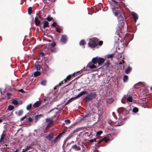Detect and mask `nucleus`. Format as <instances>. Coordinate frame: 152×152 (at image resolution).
Masks as SVG:
<instances>
[{"label":"nucleus","mask_w":152,"mask_h":152,"mask_svg":"<svg viewBox=\"0 0 152 152\" xmlns=\"http://www.w3.org/2000/svg\"><path fill=\"white\" fill-rule=\"evenodd\" d=\"M98 40V39L96 38L90 39L88 43V46L92 48L96 47L97 45V42Z\"/></svg>","instance_id":"1"},{"label":"nucleus","mask_w":152,"mask_h":152,"mask_svg":"<svg viewBox=\"0 0 152 152\" xmlns=\"http://www.w3.org/2000/svg\"><path fill=\"white\" fill-rule=\"evenodd\" d=\"M96 94L95 92H91L86 96L84 100L86 102H88L96 98Z\"/></svg>","instance_id":"2"},{"label":"nucleus","mask_w":152,"mask_h":152,"mask_svg":"<svg viewBox=\"0 0 152 152\" xmlns=\"http://www.w3.org/2000/svg\"><path fill=\"white\" fill-rule=\"evenodd\" d=\"M113 14L117 17H118L122 14H123V11L121 9H117L115 7L112 8Z\"/></svg>","instance_id":"3"},{"label":"nucleus","mask_w":152,"mask_h":152,"mask_svg":"<svg viewBox=\"0 0 152 152\" xmlns=\"http://www.w3.org/2000/svg\"><path fill=\"white\" fill-rule=\"evenodd\" d=\"M46 122H49V123L45 127V129L44 130V132L45 133L47 132V130L51 126V125L53 124V121L51 120L50 118H47L46 119Z\"/></svg>","instance_id":"4"},{"label":"nucleus","mask_w":152,"mask_h":152,"mask_svg":"<svg viewBox=\"0 0 152 152\" xmlns=\"http://www.w3.org/2000/svg\"><path fill=\"white\" fill-rule=\"evenodd\" d=\"M117 111L119 113L125 115L129 114V111L123 107H120L118 109Z\"/></svg>","instance_id":"5"},{"label":"nucleus","mask_w":152,"mask_h":152,"mask_svg":"<svg viewBox=\"0 0 152 152\" xmlns=\"http://www.w3.org/2000/svg\"><path fill=\"white\" fill-rule=\"evenodd\" d=\"M105 61V59L102 58H98V63L99 66L102 65Z\"/></svg>","instance_id":"6"},{"label":"nucleus","mask_w":152,"mask_h":152,"mask_svg":"<svg viewBox=\"0 0 152 152\" xmlns=\"http://www.w3.org/2000/svg\"><path fill=\"white\" fill-rule=\"evenodd\" d=\"M67 40V37L65 35H63L61 36V42L64 44H65Z\"/></svg>","instance_id":"7"},{"label":"nucleus","mask_w":152,"mask_h":152,"mask_svg":"<svg viewBox=\"0 0 152 152\" xmlns=\"http://www.w3.org/2000/svg\"><path fill=\"white\" fill-rule=\"evenodd\" d=\"M49 69V67L46 64L44 65V72L43 73L45 74H47L48 71Z\"/></svg>","instance_id":"8"},{"label":"nucleus","mask_w":152,"mask_h":152,"mask_svg":"<svg viewBox=\"0 0 152 152\" xmlns=\"http://www.w3.org/2000/svg\"><path fill=\"white\" fill-rule=\"evenodd\" d=\"M129 94H127L126 95L127 98H126V100L127 102H132L133 101V98L131 96H130Z\"/></svg>","instance_id":"9"},{"label":"nucleus","mask_w":152,"mask_h":152,"mask_svg":"<svg viewBox=\"0 0 152 152\" xmlns=\"http://www.w3.org/2000/svg\"><path fill=\"white\" fill-rule=\"evenodd\" d=\"M88 94V92L85 91H83L81 92L77 96L75 97H74L75 99L77 98L80 97L83 95L84 94Z\"/></svg>","instance_id":"10"},{"label":"nucleus","mask_w":152,"mask_h":152,"mask_svg":"<svg viewBox=\"0 0 152 152\" xmlns=\"http://www.w3.org/2000/svg\"><path fill=\"white\" fill-rule=\"evenodd\" d=\"M41 104V102L37 101L35 102L33 105V106L34 108H37Z\"/></svg>","instance_id":"11"},{"label":"nucleus","mask_w":152,"mask_h":152,"mask_svg":"<svg viewBox=\"0 0 152 152\" xmlns=\"http://www.w3.org/2000/svg\"><path fill=\"white\" fill-rule=\"evenodd\" d=\"M34 22L35 25L37 26H38L41 23L40 20H38V17H36L35 18Z\"/></svg>","instance_id":"12"},{"label":"nucleus","mask_w":152,"mask_h":152,"mask_svg":"<svg viewBox=\"0 0 152 152\" xmlns=\"http://www.w3.org/2000/svg\"><path fill=\"white\" fill-rule=\"evenodd\" d=\"M72 148L73 149L76 151H80L81 149L80 147L77 146L76 145H74L72 146Z\"/></svg>","instance_id":"13"},{"label":"nucleus","mask_w":152,"mask_h":152,"mask_svg":"<svg viewBox=\"0 0 152 152\" xmlns=\"http://www.w3.org/2000/svg\"><path fill=\"white\" fill-rule=\"evenodd\" d=\"M132 15L133 17L134 20L135 22H136L138 19V16L137 15L136 13L134 12H132Z\"/></svg>","instance_id":"14"},{"label":"nucleus","mask_w":152,"mask_h":152,"mask_svg":"<svg viewBox=\"0 0 152 152\" xmlns=\"http://www.w3.org/2000/svg\"><path fill=\"white\" fill-rule=\"evenodd\" d=\"M43 117V114H41L36 115L34 117L36 122L39 119Z\"/></svg>","instance_id":"15"},{"label":"nucleus","mask_w":152,"mask_h":152,"mask_svg":"<svg viewBox=\"0 0 152 152\" xmlns=\"http://www.w3.org/2000/svg\"><path fill=\"white\" fill-rule=\"evenodd\" d=\"M53 133H50L48 135L45 137L46 139H47L48 140H51L53 137Z\"/></svg>","instance_id":"16"},{"label":"nucleus","mask_w":152,"mask_h":152,"mask_svg":"<svg viewBox=\"0 0 152 152\" xmlns=\"http://www.w3.org/2000/svg\"><path fill=\"white\" fill-rule=\"evenodd\" d=\"M98 57H94L92 59L91 61L94 64H96L98 63Z\"/></svg>","instance_id":"17"},{"label":"nucleus","mask_w":152,"mask_h":152,"mask_svg":"<svg viewBox=\"0 0 152 152\" xmlns=\"http://www.w3.org/2000/svg\"><path fill=\"white\" fill-rule=\"evenodd\" d=\"M49 23L48 21H44L43 23V28H46L49 27Z\"/></svg>","instance_id":"18"},{"label":"nucleus","mask_w":152,"mask_h":152,"mask_svg":"<svg viewBox=\"0 0 152 152\" xmlns=\"http://www.w3.org/2000/svg\"><path fill=\"white\" fill-rule=\"evenodd\" d=\"M40 66L39 64L36 65L34 67V69L37 71H39L40 70Z\"/></svg>","instance_id":"19"},{"label":"nucleus","mask_w":152,"mask_h":152,"mask_svg":"<svg viewBox=\"0 0 152 152\" xmlns=\"http://www.w3.org/2000/svg\"><path fill=\"white\" fill-rule=\"evenodd\" d=\"M41 75V73L39 71H37L36 72H35L34 73V77H36L40 75Z\"/></svg>","instance_id":"20"},{"label":"nucleus","mask_w":152,"mask_h":152,"mask_svg":"<svg viewBox=\"0 0 152 152\" xmlns=\"http://www.w3.org/2000/svg\"><path fill=\"white\" fill-rule=\"evenodd\" d=\"M113 101V100L112 98H109L106 100V102L107 104H110Z\"/></svg>","instance_id":"21"},{"label":"nucleus","mask_w":152,"mask_h":152,"mask_svg":"<svg viewBox=\"0 0 152 152\" xmlns=\"http://www.w3.org/2000/svg\"><path fill=\"white\" fill-rule=\"evenodd\" d=\"M6 137V135L5 134H2L1 135V137L0 139V143H1L3 141Z\"/></svg>","instance_id":"22"},{"label":"nucleus","mask_w":152,"mask_h":152,"mask_svg":"<svg viewBox=\"0 0 152 152\" xmlns=\"http://www.w3.org/2000/svg\"><path fill=\"white\" fill-rule=\"evenodd\" d=\"M131 69L129 66H128L127 68L126 69L125 71V73L126 74H129L130 71H131Z\"/></svg>","instance_id":"23"},{"label":"nucleus","mask_w":152,"mask_h":152,"mask_svg":"<svg viewBox=\"0 0 152 152\" xmlns=\"http://www.w3.org/2000/svg\"><path fill=\"white\" fill-rule=\"evenodd\" d=\"M50 49L52 53H55L57 51V49L54 47L50 48Z\"/></svg>","instance_id":"24"},{"label":"nucleus","mask_w":152,"mask_h":152,"mask_svg":"<svg viewBox=\"0 0 152 152\" xmlns=\"http://www.w3.org/2000/svg\"><path fill=\"white\" fill-rule=\"evenodd\" d=\"M118 22L119 23V24L121 26H122L124 24L125 20H121L118 21Z\"/></svg>","instance_id":"25"},{"label":"nucleus","mask_w":152,"mask_h":152,"mask_svg":"<svg viewBox=\"0 0 152 152\" xmlns=\"http://www.w3.org/2000/svg\"><path fill=\"white\" fill-rule=\"evenodd\" d=\"M12 103L15 105H18L19 104V102L18 101L15 99H12Z\"/></svg>","instance_id":"26"},{"label":"nucleus","mask_w":152,"mask_h":152,"mask_svg":"<svg viewBox=\"0 0 152 152\" xmlns=\"http://www.w3.org/2000/svg\"><path fill=\"white\" fill-rule=\"evenodd\" d=\"M118 21L124 20V18L123 17L122 14L121 15L118 17Z\"/></svg>","instance_id":"27"},{"label":"nucleus","mask_w":152,"mask_h":152,"mask_svg":"<svg viewBox=\"0 0 152 152\" xmlns=\"http://www.w3.org/2000/svg\"><path fill=\"white\" fill-rule=\"evenodd\" d=\"M28 13L29 15H31L32 13V9L31 7H29L28 9Z\"/></svg>","instance_id":"28"},{"label":"nucleus","mask_w":152,"mask_h":152,"mask_svg":"<svg viewBox=\"0 0 152 152\" xmlns=\"http://www.w3.org/2000/svg\"><path fill=\"white\" fill-rule=\"evenodd\" d=\"M56 31L58 32V33H61V31L60 30V29H61L60 26H57L56 27Z\"/></svg>","instance_id":"29"},{"label":"nucleus","mask_w":152,"mask_h":152,"mask_svg":"<svg viewBox=\"0 0 152 152\" xmlns=\"http://www.w3.org/2000/svg\"><path fill=\"white\" fill-rule=\"evenodd\" d=\"M72 76V75H70L66 77V79H65L64 80L65 81V82H66L67 80H69Z\"/></svg>","instance_id":"30"},{"label":"nucleus","mask_w":152,"mask_h":152,"mask_svg":"<svg viewBox=\"0 0 152 152\" xmlns=\"http://www.w3.org/2000/svg\"><path fill=\"white\" fill-rule=\"evenodd\" d=\"M110 65V61L109 60H107L106 62L105 63V65L107 67H109Z\"/></svg>","instance_id":"31"},{"label":"nucleus","mask_w":152,"mask_h":152,"mask_svg":"<svg viewBox=\"0 0 152 152\" xmlns=\"http://www.w3.org/2000/svg\"><path fill=\"white\" fill-rule=\"evenodd\" d=\"M128 79V76L126 75H125L123 78V80L124 82H126Z\"/></svg>","instance_id":"32"},{"label":"nucleus","mask_w":152,"mask_h":152,"mask_svg":"<svg viewBox=\"0 0 152 152\" xmlns=\"http://www.w3.org/2000/svg\"><path fill=\"white\" fill-rule=\"evenodd\" d=\"M132 111L134 113H136L138 111V109L136 107H135L132 109Z\"/></svg>","instance_id":"33"},{"label":"nucleus","mask_w":152,"mask_h":152,"mask_svg":"<svg viewBox=\"0 0 152 152\" xmlns=\"http://www.w3.org/2000/svg\"><path fill=\"white\" fill-rule=\"evenodd\" d=\"M41 84L43 86H45L46 83V81L45 80H43L41 81Z\"/></svg>","instance_id":"34"},{"label":"nucleus","mask_w":152,"mask_h":152,"mask_svg":"<svg viewBox=\"0 0 152 152\" xmlns=\"http://www.w3.org/2000/svg\"><path fill=\"white\" fill-rule=\"evenodd\" d=\"M14 107L12 105L9 106L8 107V109L10 110H13L14 109Z\"/></svg>","instance_id":"35"},{"label":"nucleus","mask_w":152,"mask_h":152,"mask_svg":"<svg viewBox=\"0 0 152 152\" xmlns=\"http://www.w3.org/2000/svg\"><path fill=\"white\" fill-rule=\"evenodd\" d=\"M86 44V42L84 40H81L80 42V45H84Z\"/></svg>","instance_id":"36"},{"label":"nucleus","mask_w":152,"mask_h":152,"mask_svg":"<svg viewBox=\"0 0 152 152\" xmlns=\"http://www.w3.org/2000/svg\"><path fill=\"white\" fill-rule=\"evenodd\" d=\"M103 141L104 140L106 142H108V141L110 140V139L109 138H107L106 137H104L102 139Z\"/></svg>","instance_id":"37"},{"label":"nucleus","mask_w":152,"mask_h":152,"mask_svg":"<svg viewBox=\"0 0 152 152\" xmlns=\"http://www.w3.org/2000/svg\"><path fill=\"white\" fill-rule=\"evenodd\" d=\"M51 26L53 27H56V26H59V25H58L57 23H56L55 22H54L51 25Z\"/></svg>","instance_id":"38"},{"label":"nucleus","mask_w":152,"mask_h":152,"mask_svg":"<svg viewBox=\"0 0 152 152\" xmlns=\"http://www.w3.org/2000/svg\"><path fill=\"white\" fill-rule=\"evenodd\" d=\"M32 104H30L27 106V107H26V109L28 110H30Z\"/></svg>","instance_id":"39"},{"label":"nucleus","mask_w":152,"mask_h":152,"mask_svg":"<svg viewBox=\"0 0 152 152\" xmlns=\"http://www.w3.org/2000/svg\"><path fill=\"white\" fill-rule=\"evenodd\" d=\"M114 54H109L107 56V58H111L113 57Z\"/></svg>","instance_id":"40"},{"label":"nucleus","mask_w":152,"mask_h":152,"mask_svg":"<svg viewBox=\"0 0 152 152\" xmlns=\"http://www.w3.org/2000/svg\"><path fill=\"white\" fill-rule=\"evenodd\" d=\"M23 113V111L22 110H20L18 112V115L20 116L22 115Z\"/></svg>","instance_id":"41"},{"label":"nucleus","mask_w":152,"mask_h":152,"mask_svg":"<svg viewBox=\"0 0 152 152\" xmlns=\"http://www.w3.org/2000/svg\"><path fill=\"white\" fill-rule=\"evenodd\" d=\"M46 19L48 21L50 22L53 19V18L52 17H50L49 16H48Z\"/></svg>","instance_id":"42"},{"label":"nucleus","mask_w":152,"mask_h":152,"mask_svg":"<svg viewBox=\"0 0 152 152\" xmlns=\"http://www.w3.org/2000/svg\"><path fill=\"white\" fill-rule=\"evenodd\" d=\"M139 83H141V82H139L137 83L134 86V88L136 89H139V87H137V86H138Z\"/></svg>","instance_id":"43"},{"label":"nucleus","mask_w":152,"mask_h":152,"mask_svg":"<svg viewBox=\"0 0 152 152\" xmlns=\"http://www.w3.org/2000/svg\"><path fill=\"white\" fill-rule=\"evenodd\" d=\"M75 99L74 98H72L71 99H69L67 102L66 103V104H67L70 102H71L72 100Z\"/></svg>","instance_id":"44"},{"label":"nucleus","mask_w":152,"mask_h":152,"mask_svg":"<svg viewBox=\"0 0 152 152\" xmlns=\"http://www.w3.org/2000/svg\"><path fill=\"white\" fill-rule=\"evenodd\" d=\"M64 133V132H63L61 133H60L59 135H58L55 138L54 140V141L55 142L56 140L59 137L60 135L61 134H63Z\"/></svg>","instance_id":"45"},{"label":"nucleus","mask_w":152,"mask_h":152,"mask_svg":"<svg viewBox=\"0 0 152 152\" xmlns=\"http://www.w3.org/2000/svg\"><path fill=\"white\" fill-rule=\"evenodd\" d=\"M33 121L32 118L31 117H29L28 118V120H27L26 121H28L29 122H32Z\"/></svg>","instance_id":"46"},{"label":"nucleus","mask_w":152,"mask_h":152,"mask_svg":"<svg viewBox=\"0 0 152 152\" xmlns=\"http://www.w3.org/2000/svg\"><path fill=\"white\" fill-rule=\"evenodd\" d=\"M102 133L103 132L102 131H98L96 132V135H101Z\"/></svg>","instance_id":"47"},{"label":"nucleus","mask_w":152,"mask_h":152,"mask_svg":"<svg viewBox=\"0 0 152 152\" xmlns=\"http://www.w3.org/2000/svg\"><path fill=\"white\" fill-rule=\"evenodd\" d=\"M94 64H93L92 65H91L90 66H89V68L91 69H93L96 68V66H95Z\"/></svg>","instance_id":"48"},{"label":"nucleus","mask_w":152,"mask_h":152,"mask_svg":"<svg viewBox=\"0 0 152 152\" xmlns=\"http://www.w3.org/2000/svg\"><path fill=\"white\" fill-rule=\"evenodd\" d=\"M50 46H52L53 47L56 46V43L54 42H53L52 43L50 44Z\"/></svg>","instance_id":"49"},{"label":"nucleus","mask_w":152,"mask_h":152,"mask_svg":"<svg viewBox=\"0 0 152 152\" xmlns=\"http://www.w3.org/2000/svg\"><path fill=\"white\" fill-rule=\"evenodd\" d=\"M93 64V63L92 61L90 62L88 64L87 66L89 67V66L92 65Z\"/></svg>","instance_id":"50"},{"label":"nucleus","mask_w":152,"mask_h":152,"mask_svg":"<svg viewBox=\"0 0 152 152\" xmlns=\"http://www.w3.org/2000/svg\"><path fill=\"white\" fill-rule=\"evenodd\" d=\"M26 117L27 116L26 115H25V116L22 117L20 119V121H23L26 118Z\"/></svg>","instance_id":"51"},{"label":"nucleus","mask_w":152,"mask_h":152,"mask_svg":"<svg viewBox=\"0 0 152 152\" xmlns=\"http://www.w3.org/2000/svg\"><path fill=\"white\" fill-rule=\"evenodd\" d=\"M103 43V42L102 41H100L98 42V45L99 46H101Z\"/></svg>","instance_id":"52"},{"label":"nucleus","mask_w":152,"mask_h":152,"mask_svg":"<svg viewBox=\"0 0 152 152\" xmlns=\"http://www.w3.org/2000/svg\"><path fill=\"white\" fill-rule=\"evenodd\" d=\"M44 54L45 53H43L42 52H40L39 53V55L41 56L42 57L43 56H44Z\"/></svg>","instance_id":"53"},{"label":"nucleus","mask_w":152,"mask_h":152,"mask_svg":"<svg viewBox=\"0 0 152 152\" xmlns=\"http://www.w3.org/2000/svg\"><path fill=\"white\" fill-rule=\"evenodd\" d=\"M65 122L66 124H69L70 122V121L69 119H68L65 120Z\"/></svg>","instance_id":"54"},{"label":"nucleus","mask_w":152,"mask_h":152,"mask_svg":"<svg viewBox=\"0 0 152 152\" xmlns=\"http://www.w3.org/2000/svg\"><path fill=\"white\" fill-rule=\"evenodd\" d=\"M102 141H103L102 139L100 140H99L97 142V145L99 144V143H100Z\"/></svg>","instance_id":"55"},{"label":"nucleus","mask_w":152,"mask_h":152,"mask_svg":"<svg viewBox=\"0 0 152 152\" xmlns=\"http://www.w3.org/2000/svg\"><path fill=\"white\" fill-rule=\"evenodd\" d=\"M19 91L22 93H24L25 92V91L23 89H20L19 90Z\"/></svg>","instance_id":"56"},{"label":"nucleus","mask_w":152,"mask_h":152,"mask_svg":"<svg viewBox=\"0 0 152 152\" xmlns=\"http://www.w3.org/2000/svg\"><path fill=\"white\" fill-rule=\"evenodd\" d=\"M7 96L9 97V96H11V94L10 93H7Z\"/></svg>","instance_id":"57"},{"label":"nucleus","mask_w":152,"mask_h":152,"mask_svg":"<svg viewBox=\"0 0 152 152\" xmlns=\"http://www.w3.org/2000/svg\"><path fill=\"white\" fill-rule=\"evenodd\" d=\"M89 142L91 143H93L94 142L93 140V139H91L89 140Z\"/></svg>","instance_id":"58"},{"label":"nucleus","mask_w":152,"mask_h":152,"mask_svg":"<svg viewBox=\"0 0 152 152\" xmlns=\"http://www.w3.org/2000/svg\"><path fill=\"white\" fill-rule=\"evenodd\" d=\"M93 142H96V138H94V139H93Z\"/></svg>","instance_id":"59"},{"label":"nucleus","mask_w":152,"mask_h":152,"mask_svg":"<svg viewBox=\"0 0 152 152\" xmlns=\"http://www.w3.org/2000/svg\"><path fill=\"white\" fill-rule=\"evenodd\" d=\"M61 83H59V84L57 86V87H58V86H61Z\"/></svg>","instance_id":"60"},{"label":"nucleus","mask_w":152,"mask_h":152,"mask_svg":"<svg viewBox=\"0 0 152 152\" xmlns=\"http://www.w3.org/2000/svg\"><path fill=\"white\" fill-rule=\"evenodd\" d=\"M38 17H39V18H40V19H42V17L40 15H39Z\"/></svg>","instance_id":"61"},{"label":"nucleus","mask_w":152,"mask_h":152,"mask_svg":"<svg viewBox=\"0 0 152 152\" xmlns=\"http://www.w3.org/2000/svg\"><path fill=\"white\" fill-rule=\"evenodd\" d=\"M2 120L0 118V123L2 122Z\"/></svg>","instance_id":"62"},{"label":"nucleus","mask_w":152,"mask_h":152,"mask_svg":"<svg viewBox=\"0 0 152 152\" xmlns=\"http://www.w3.org/2000/svg\"><path fill=\"white\" fill-rule=\"evenodd\" d=\"M57 87V86H55V87L54 88V90L56 89V87Z\"/></svg>","instance_id":"63"},{"label":"nucleus","mask_w":152,"mask_h":152,"mask_svg":"<svg viewBox=\"0 0 152 152\" xmlns=\"http://www.w3.org/2000/svg\"><path fill=\"white\" fill-rule=\"evenodd\" d=\"M14 152H18V150H16L15 151H14Z\"/></svg>","instance_id":"64"}]
</instances>
